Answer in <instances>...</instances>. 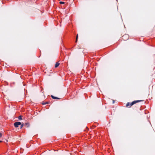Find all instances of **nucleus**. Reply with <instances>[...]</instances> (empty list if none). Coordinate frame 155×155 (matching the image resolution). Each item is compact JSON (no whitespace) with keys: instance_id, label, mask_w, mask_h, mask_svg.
I'll return each instance as SVG.
<instances>
[{"instance_id":"nucleus-1","label":"nucleus","mask_w":155,"mask_h":155,"mask_svg":"<svg viewBox=\"0 0 155 155\" xmlns=\"http://www.w3.org/2000/svg\"><path fill=\"white\" fill-rule=\"evenodd\" d=\"M140 100L134 101L132 102L131 103L128 102L126 104V106L128 107H130L134 104L140 101Z\"/></svg>"},{"instance_id":"nucleus-2","label":"nucleus","mask_w":155,"mask_h":155,"mask_svg":"<svg viewBox=\"0 0 155 155\" xmlns=\"http://www.w3.org/2000/svg\"><path fill=\"white\" fill-rule=\"evenodd\" d=\"M21 124V123L20 122H16L14 123V126L15 127H18Z\"/></svg>"},{"instance_id":"nucleus-3","label":"nucleus","mask_w":155,"mask_h":155,"mask_svg":"<svg viewBox=\"0 0 155 155\" xmlns=\"http://www.w3.org/2000/svg\"><path fill=\"white\" fill-rule=\"evenodd\" d=\"M24 126H26V127H28L29 126V123L28 122L25 123V124Z\"/></svg>"},{"instance_id":"nucleus-4","label":"nucleus","mask_w":155,"mask_h":155,"mask_svg":"<svg viewBox=\"0 0 155 155\" xmlns=\"http://www.w3.org/2000/svg\"><path fill=\"white\" fill-rule=\"evenodd\" d=\"M51 97L53 99H59V98H58L57 97H54V96H53L52 95H51Z\"/></svg>"},{"instance_id":"nucleus-5","label":"nucleus","mask_w":155,"mask_h":155,"mask_svg":"<svg viewBox=\"0 0 155 155\" xmlns=\"http://www.w3.org/2000/svg\"><path fill=\"white\" fill-rule=\"evenodd\" d=\"M60 64V63H58V62H57L55 64V68H57L58 67V66Z\"/></svg>"},{"instance_id":"nucleus-6","label":"nucleus","mask_w":155,"mask_h":155,"mask_svg":"<svg viewBox=\"0 0 155 155\" xmlns=\"http://www.w3.org/2000/svg\"><path fill=\"white\" fill-rule=\"evenodd\" d=\"M18 119L19 120H21L22 119V116H19L18 117Z\"/></svg>"},{"instance_id":"nucleus-7","label":"nucleus","mask_w":155,"mask_h":155,"mask_svg":"<svg viewBox=\"0 0 155 155\" xmlns=\"http://www.w3.org/2000/svg\"><path fill=\"white\" fill-rule=\"evenodd\" d=\"M48 104V103L47 102H43L42 103V104L43 105H45L47 104Z\"/></svg>"},{"instance_id":"nucleus-8","label":"nucleus","mask_w":155,"mask_h":155,"mask_svg":"<svg viewBox=\"0 0 155 155\" xmlns=\"http://www.w3.org/2000/svg\"><path fill=\"white\" fill-rule=\"evenodd\" d=\"M59 3L60 4H63L64 3V2H60Z\"/></svg>"},{"instance_id":"nucleus-9","label":"nucleus","mask_w":155,"mask_h":155,"mask_svg":"<svg viewBox=\"0 0 155 155\" xmlns=\"http://www.w3.org/2000/svg\"><path fill=\"white\" fill-rule=\"evenodd\" d=\"M78 37V35H77L76 38V42H77V41Z\"/></svg>"},{"instance_id":"nucleus-10","label":"nucleus","mask_w":155,"mask_h":155,"mask_svg":"<svg viewBox=\"0 0 155 155\" xmlns=\"http://www.w3.org/2000/svg\"><path fill=\"white\" fill-rule=\"evenodd\" d=\"M20 125H21V128L24 125L23 124H21Z\"/></svg>"},{"instance_id":"nucleus-11","label":"nucleus","mask_w":155,"mask_h":155,"mask_svg":"<svg viewBox=\"0 0 155 155\" xmlns=\"http://www.w3.org/2000/svg\"><path fill=\"white\" fill-rule=\"evenodd\" d=\"M126 36H128V35H124L122 36V38H123L124 37Z\"/></svg>"},{"instance_id":"nucleus-12","label":"nucleus","mask_w":155,"mask_h":155,"mask_svg":"<svg viewBox=\"0 0 155 155\" xmlns=\"http://www.w3.org/2000/svg\"><path fill=\"white\" fill-rule=\"evenodd\" d=\"M2 134L0 133V137H2Z\"/></svg>"},{"instance_id":"nucleus-13","label":"nucleus","mask_w":155,"mask_h":155,"mask_svg":"<svg viewBox=\"0 0 155 155\" xmlns=\"http://www.w3.org/2000/svg\"><path fill=\"white\" fill-rule=\"evenodd\" d=\"M114 100H113V104H114Z\"/></svg>"},{"instance_id":"nucleus-14","label":"nucleus","mask_w":155,"mask_h":155,"mask_svg":"<svg viewBox=\"0 0 155 155\" xmlns=\"http://www.w3.org/2000/svg\"><path fill=\"white\" fill-rule=\"evenodd\" d=\"M2 142V140H0V143H1Z\"/></svg>"}]
</instances>
